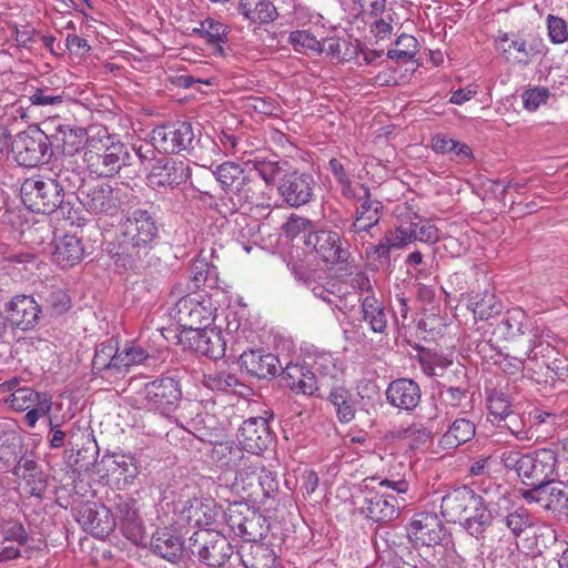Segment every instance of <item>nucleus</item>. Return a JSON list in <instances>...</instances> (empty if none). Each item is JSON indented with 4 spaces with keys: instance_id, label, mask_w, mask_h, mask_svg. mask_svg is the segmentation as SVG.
I'll return each mask as SVG.
<instances>
[{
    "instance_id": "09e8293b",
    "label": "nucleus",
    "mask_w": 568,
    "mask_h": 568,
    "mask_svg": "<svg viewBox=\"0 0 568 568\" xmlns=\"http://www.w3.org/2000/svg\"><path fill=\"white\" fill-rule=\"evenodd\" d=\"M486 402L489 416L493 417L490 422L495 425H501L503 418L507 417L513 410L509 396L501 390H490L487 395Z\"/></svg>"
},
{
    "instance_id": "680f3d73",
    "label": "nucleus",
    "mask_w": 568,
    "mask_h": 568,
    "mask_svg": "<svg viewBox=\"0 0 568 568\" xmlns=\"http://www.w3.org/2000/svg\"><path fill=\"white\" fill-rule=\"evenodd\" d=\"M504 523L515 537L520 536L527 528L532 527L534 517L525 508H518L504 518Z\"/></svg>"
},
{
    "instance_id": "f03ea898",
    "label": "nucleus",
    "mask_w": 568,
    "mask_h": 568,
    "mask_svg": "<svg viewBox=\"0 0 568 568\" xmlns=\"http://www.w3.org/2000/svg\"><path fill=\"white\" fill-rule=\"evenodd\" d=\"M409 484L405 478L366 477L357 486V500L362 498L361 513L374 521L392 520L406 503Z\"/></svg>"
},
{
    "instance_id": "c9c22d12",
    "label": "nucleus",
    "mask_w": 568,
    "mask_h": 568,
    "mask_svg": "<svg viewBox=\"0 0 568 568\" xmlns=\"http://www.w3.org/2000/svg\"><path fill=\"white\" fill-rule=\"evenodd\" d=\"M460 524L473 537L479 538L484 535L491 524V514L481 496L476 494V505L468 507Z\"/></svg>"
},
{
    "instance_id": "5fc2aeb1",
    "label": "nucleus",
    "mask_w": 568,
    "mask_h": 568,
    "mask_svg": "<svg viewBox=\"0 0 568 568\" xmlns=\"http://www.w3.org/2000/svg\"><path fill=\"white\" fill-rule=\"evenodd\" d=\"M331 400L336 407L341 423H349L355 417L354 400L351 394L343 387H336L331 392Z\"/></svg>"
},
{
    "instance_id": "49530a36",
    "label": "nucleus",
    "mask_w": 568,
    "mask_h": 568,
    "mask_svg": "<svg viewBox=\"0 0 568 568\" xmlns=\"http://www.w3.org/2000/svg\"><path fill=\"white\" fill-rule=\"evenodd\" d=\"M496 427L503 430H507L514 438L519 442H528L534 438V433L530 430V426L527 418V413L517 414L514 410L501 420V425Z\"/></svg>"
},
{
    "instance_id": "aec40b11",
    "label": "nucleus",
    "mask_w": 568,
    "mask_h": 568,
    "mask_svg": "<svg viewBox=\"0 0 568 568\" xmlns=\"http://www.w3.org/2000/svg\"><path fill=\"white\" fill-rule=\"evenodd\" d=\"M315 185L311 174L293 171L280 179L277 191L288 206L300 207L313 200Z\"/></svg>"
},
{
    "instance_id": "c03bdc74",
    "label": "nucleus",
    "mask_w": 568,
    "mask_h": 568,
    "mask_svg": "<svg viewBox=\"0 0 568 568\" xmlns=\"http://www.w3.org/2000/svg\"><path fill=\"white\" fill-rule=\"evenodd\" d=\"M328 164L342 196L351 202H355V190L353 189V182L349 176L353 165L352 161L346 158H333L329 160Z\"/></svg>"
},
{
    "instance_id": "dca6fc26",
    "label": "nucleus",
    "mask_w": 568,
    "mask_h": 568,
    "mask_svg": "<svg viewBox=\"0 0 568 568\" xmlns=\"http://www.w3.org/2000/svg\"><path fill=\"white\" fill-rule=\"evenodd\" d=\"M438 240L437 226L430 220L413 214L399 221L395 232L390 234L389 242L390 245L399 248L415 241L434 244Z\"/></svg>"
},
{
    "instance_id": "c85d7f7f",
    "label": "nucleus",
    "mask_w": 568,
    "mask_h": 568,
    "mask_svg": "<svg viewBox=\"0 0 568 568\" xmlns=\"http://www.w3.org/2000/svg\"><path fill=\"white\" fill-rule=\"evenodd\" d=\"M476 505V493L466 487H458L442 498V515L453 523H462L468 507Z\"/></svg>"
},
{
    "instance_id": "a19ab883",
    "label": "nucleus",
    "mask_w": 568,
    "mask_h": 568,
    "mask_svg": "<svg viewBox=\"0 0 568 568\" xmlns=\"http://www.w3.org/2000/svg\"><path fill=\"white\" fill-rule=\"evenodd\" d=\"M241 561L245 568H273L276 556L265 544L252 541L240 550Z\"/></svg>"
},
{
    "instance_id": "4c0bfd02",
    "label": "nucleus",
    "mask_w": 568,
    "mask_h": 568,
    "mask_svg": "<svg viewBox=\"0 0 568 568\" xmlns=\"http://www.w3.org/2000/svg\"><path fill=\"white\" fill-rule=\"evenodd\" d=\"M115 356L118 347L111 341L98 345L92 359V373L106 379L118 377L119 363H115Z\"/></svg>"
},
{
    "instance_id": "7ed1b4c3",
    "label": "nucleus",
    "mask_w": 568,
    "mask_h": 568,
    "mask_svg": "<svg viewBox=\"0 0 568 568\" xmlns=\"http://www.w3.org/2000/svg\"><path fill=\"white\" fill-rule=\"evenodd\" d=\"M134 156L129 148L121 142H114L110 136L105 140L91 138L87 140L83 162L88 170L101 178H112L116 174L123 178L136 175L133 164Z\"/></svg>"
},
{
    "instance_id": "9b49d317",
    "label": "nucleus",
    "mask_w": 568,
    "mask_h": 568,
    "mask_svg": "<svg viewBox=\"0 0 568 568\" xmlns=\"http://www.w3.org/2000/svg\"><path fill=\"white\" fill-rule=\"evenodd\" d=\"M304 244L327 264L344 263L351 256L349 244L332 230H317L305 235Z\"/></svg>"
},
{
    "instance_id": "423d86ee",
    "label": "nucleus",
    "mask_w": 568,
    "mask_h": 568,
    "mask_svg": "<svg viewBox=\"0 0 568 568\" xmlns=\"http://www.w3.org/2000/svg\"><path fill=\"white\" fill-rule=\"evenodd\" d=\"M495 45L506 61L519 67H527L546 53L542 39L520 32H500Z\"/></svg>"
},
{
    "instance_id": "338daca9",
    "label": "nucleus",
    "mask_w": 568,
    "mask_h": 568,
    "mask_svg": "<svg viewBox=\"0 0 568 568\" xmlns=\"http://www.w3.org/2000/svg\"><path fill=\"white\" fill-rule=\"evenodd\" d=\"M290 42L293 44L296 51H312L320 53L322 52L321 42L315 38L314 34L306 30H296L291 32Z\"/></svg>"
},
{
    "instance_id": "f8f14e48",
    "label": "nucleus",
    "mask_w": 568,
    "mask_h": 568,
    "mask_svg": "<svg viewBox=\"0 0 568 568\" xmlns=\"http://www.w3.org/2000/svg\"><path fill=\"white\" fill-rule=\"evenodd\" d=\"M271 192L272 187L263 184L260 180L255 179L250 173L234 196L221 200L219 212L224 215L233 214L237 212L244 204L268 209L272 205L270 195Z\"/></svg>"
},
{
    "instance_id": "2eb2a0df",
    "label": "nucleus",
    "mask_w": 568,
    "mask_h": 568,
    "mask_svg": "<svg viewBox=\"0 0 568 568\" xmlns=\"http://www.w3.org/2000/svg\"><path fill=\"white\" fill-rule=\"evenodd\" d=\"M150 139L159 152L176 154L187 150L194 140V132L191 123L175 121L154 128Z\"/></svg>"
},
{
    "instance_id": "e2e57ef3",
    "label": "nucleus",
    "mask_w": 568,
    "mask_h": 568,
    "mask_svg": "<svg viewBox=\"0 0 568 568\" xmlns=\"http://www.w3.org/2000/svg\"><path fill=\"white\" fill-rule=\"evenodd\" d=\"M189 281L195 291L212 280L214 282L215 270L205 260L195 261L190 270Z\"/></svg>"
},
{
    "instance_id": "4468645a",
    "label": "nucleus",
    "mask_w": 568,
    "mask_h": 568,
    "mask_svg": "<svg viewBox=\"0 0 568 568\" xmlns=\"http://www.w3.org/2000/svg\"><path fill=\"white\" fill-rule=\"evenodd\" d=\"M174 318L184 331L197 333L212 323L211 302L194 295L182 296L175 303Z\"/></svg>"
},
{
    "instance_id": "bf43d9fd",
    "label": "nucleus",
    "mask_w": 568,
    "mask_h": 568,
    "mask_svg": "<svg viewBox=\"0 0 568 568\" xmlns=\"http://www.w3.org/2000/svg\"><path fill=\"white\" fill-rule=\"evenodd\" d=\"M205 385L216 392H234L241 383L234 373L226 371L204 375Z\"/></svg>"
},
{
    "instance_id": "b1692460",
    "label": "nucleus",
    "mask_w": 568,
    "mask_h": 568,
    "mask_svg": "<svg viewBox=\"0 0 568 568\" xmlns=\"http://www.w3.org/2000/svg\"><path fill=\"white\" fill-rule=\"evenodd\" d=\"M78 521L92 535L104 538L115 526V518L104 505L85 504L80 507Z\"/></svg>"
},
{
    "instance_id": "c756f323",
    "label": "nucleus",
    "mask_w": 568,
    "mask_h": 568,
    "mask_svg": "<svg viewBox=\"0 0 568 568\" xmlns=\"http://www.w3.org/2000/svg\"><path fill=\"white\" fill-rule=\"evenodd\" d=\"M280 369L284 385L294 393L310 396L317 390V377H315V373L307 367L300 364L286 363L285 367L282 366Z\"/></svg>"
},
{
    "instance_id": "3c124183",
    "label": "nucleus",
    "mask_w": 568,
    "mask_h": 568,
    "mask_svg": "<svg viewBox=\"0 0 568 568\" xmlns=\"http://www.w3.org/2000/svg\"><path fill=\"white\" fill-rule=\"evenodd\" d=\"M280 490V483L274 471L263 467L261 474L256 478L253 493L256 494L258 503L265 504L268 499H275Z\"/></svg>"
},
{
    "instance_id": "8fccbe9b",
    "label": "nucleus",
    "mask_w": 568,
    "mask_h": 568,
    "mask_svg": "<svg viewBox=\"0 0 568 568\" xmlns=\"http://www.w3.org/2000/svg\"><path fill=\"white\" fill-rule=\"evenodd\" d=\"M327 303L337 308L348 320V324H353L355 294L349 292L347 287L339 284L335 292H327Z\"/></svg>"
},
{
    "instance_id": "a211bd4d",
    "label": "nucleus",
    "mask_w": 568,
    "mask_h": 568,
    "mask_svg": "<svg viewBox=\"0 0 568 568\" xmlns=\"http://www.w3.org/2000/svg\"><path fill=\"white\" fill-rule=\"evenodd\" d=\"M190 175L191 171L185 162L160 156L146 174V184L153 190L174 189L185 183Z\"/></svg>"
},
{
    "instance_id": "5701e85b",
    "label": "nucleus",
    "mask_w": 568,
    "mask_h": 568,
    "mask_svg": "<svg viewBox=\"0 0 568 568\" xmlns=\"http://www.w3.org/2000/svg\"><path fill=\"white\" fill-rule=\"evenodd\" d=\"M237 439L245 450L253 455L267 449L273 440L268 423L264 417L245 419L237 430Z\"/></svg>"
},
{
    "instance_id": "4d7b16f0",
    "label": "nucleus",
    "mask_w": 568,
    "mask_h": 568,
    "mask_svg": "<svg viewBox=\"0 0 568 568\" xmlns=\"http://www.w3.org/2000/svg\"><path fill=\"white\" fill-rule=\"evenodd\" d=\"M395 48L388 50L387 57L396 62H408L410 61L418 51V42L415 37L409 34H400L396 42Z\"/></svg>"
},
{
    "instance_id": "e433bc0d",
    "label": "nucleus",
    "mask_w": 568,
    "mask_h": 568,
    "mask_svg": "<svg viewBox=\"0 0 568 568\" xmlns=\"http://www.w3.org/2000/svg\"><path fill=\"white\" fill-rule=\"evenodd\" d=\"M193 33L214 47L217 54H225L223 44L229 41L230 28L223 22L206 18L200 22L199 27L193 29Z\"/></svg>"
},
{
    "instance_id": "4be33fe9",
    "label": "nucleus",
    "mask_w": 568,
    "mask_h": 568,
    "mask_svg": "<svg viewBox=\"0 0 568 568\" xmlns=\"http://www.w3.org/2000/svg\"><path fill=\"white\" fill-rule=\"evenodd\" d=\"M407 532L415 544L432 547L443 541L446 529L436 514L419 513L413 517Z\"/></svg>"
},
{
    "instance_id": "6e6d98bb",
    "label": "nucleus",
    "mask_w": 568,
    "mask_h": 568,
    "mask_svg": "<svg viewBox=\"0 0 568 568\" xmlns=\"http://www.w3.org/2000/svg\"><path fill=\"white\" fill-rule=\"evenodd\" d=\"M43 396L50 395L47 393L36 392L30 387H23L13 394H10L9 397L4 399V402L12 409L17 412H24L29 407L37 405L38 402L42 400Z\"/></svg>"
},
{
    "instance_id": "0e129e2a",
    "label": "nucleus",
    "mask_w": 568,
    "mask_h": 568,
    "mask_svg": "<svg viewBox=\"0 0 568 568\" xmlns=\"http://www.w3.org/2000/svg\"><path fill=\"white\" fill-rule=\"evenodd\" d=\"M311 371L315 373L317 381L323 378H335L338 373L335 358L329 353H321L316 355Z\"/></svg>"
},
{
    "instance_id": "ea45409f",
    "label": "nucleus",
    "mask_w": 568,
    "mask_h": 568,
    "mask_svg": "<svg viewBox=\"0 0 568 568\" xmlns=\"http://www.w3.org/2000/svg\"><path fill=\"white\" fill-rule=\"evenodd\" d=\"M212 173L229 197L236 194L242 183L250 175L241 165L234 162H224L217 165Z\"/></svg>"
},
{
    "instance_id": "f257e3e1",
    "label": "nucleus",
    "mask_w": 568,
    "mask_h": 568,
    "mask_svg": "<svg viewBox=\"0 0 568 568\" xmlns=\"http://www.w3.org/2000/svg\"><path fill=\"white\" fill-rule=\"evenodd\" d=\"M159 239L156 221L149 211L136 209L120 224L118 242L112 251L115 264L133 270L150 253Z\"/></svg>"
},
{
    "instance_id": "864d4df0",
    "label": "nucleus",
    "mask_w": 568,
    "mask_h": 568,
    "mask_svg": "<svg viewBox=\"0 0 568 568\" xmlns=\"http://www.w3.org/2000/svg\"><path fill=\"white\" fill-rule=\"evenodd\" d=\"M527 418L530 430L535 434L540 428L545 432H551L557 425L564 423V416L557 413L548 412L539 407H534L527 412Z\"/></svg>"
},
{
    "instance_id": "39448f33",
    "label": "nucleus",
    "mask_w": 568,
    "mask_h": 568,
    "mask_svg": "<svg viewBox=\"0 0 568 568\" xmlns=\"http://www.w3.org/2000/svg\"><path fill=\"white\" fill-rule=\"evenodd\" d=\"M51 122L43 123L44 129L34 128L20 132L12 144L16 161L27 168H33L50 162L53 155L50 139Z\"/></svg>"
},
{
    "instance_id": "bb28decb",
    "label": "nucleus",
    "mask_w": 568,
    "mask_h": 568,
    "mask_svg": "<svg viewBox=\"0 0 568 568\" xmlns=\"http://www.w3.org/2000/svg\"><path fill=\"white\" fill-rule=\"evenodd\" d=\"M149 548L152 554L176 564L183 558L184 541L175 530L163 527L152 534Z\"/></svg>"
},
{
    "instance_id": "58836bf2",
    "label": "nucleus",
    "mask_w": 568,
    "mask_h": 568,
    "mask_svg": "<svg viewBox=\"0 0 568 568\" xmlns=\"http://www.w3.org/2000/svg\"><path fill=\"white\" fill-rule=\"evenodd\" d=\"M363 196L361 205L357 206V234L369 233L381 220L383 204L379 201H373L369 197L368 189L361 186Z\"/></svg>"
},
{
    "instance_id": "a18cd8bd",
    "label": "nucleus",
    "mask_w": 568,
    "mask_h": 568,
    "mask_svg": "<svg viewBox=\"0 0 568 568\" xmlns=\"http://www.w3.org/2000/svg\"><path fill=\"white\" fill-rule=\"evenodd\" d=\"M245 448L231 443H221L214 448V456L223 465L230 469L236 470L243 466L253 454H245Z\"/></svg>"
},
{
    "instance_id": "774afa93",
    "label": "nucleus",
    "mask_w": 568,
    "mask_h": 568,
    "mask_svg": "<svg viewBox=\"0 0 568 568\" xmlns=\"http://www.w3.org/2000/svg\"><path fill=\"white\" fill-rule=\"evenodd\" d=\"M550 97V91L545 87H534L525 90L521 94L524 108L530 112L536 111L545 104Z\"/></svg>"
},
{
    "instance_id": "ddd939ff",
    "label": "nucleus",
    "mask_w": 568,
    "mask_h": 568,
    "mask_svg": "<svg viewBox=\"0 0 568 568\" xmlns=\"http://www.w3.org/2000/svg\"><path fill=\"white\" fill-rule=\"evenodd\" d=\"M521 464L519 478L526 486L536 488L542 484L554 481L557 454L550 448L538 449L525 454V459Z\"/></svg>"
},
{
    "instance_id": "cd10ccee",
    "label": "nucleus",
    "mask_w": 568,
    "mask_h": 568,
    "mask_svg": "<svg viewBox=\"0 0 568 568\" xmlns=\"http://www.w3.org/2000/svg\"><path fill=\"white\" fill-rule=\"evenodd\" d=\"M385 394L390 406L405 412L415 409L422 397L419 385L410 378H397L390 382Z\"/></svg>"
},
{
    "instance_id": "473e14b6",
    "label": "nucleus",
    "mask_w": 568,
    "mask_h": 568,
    "mask_svg": "<svg viewBox=\"0 0 568 568\" xmlns=\"http://www.w3.org/2000/svg\"><path fill=\"white\" fill-rule=\"evenodd\" d=\"M263 464L258 455H253L243 466L235 470L232 489L237 494L242 493L252 500H257L256 494L253 493L256 478L263 469Z\"/></svg>"
},
{
    "instance_id": "79ce46f5",
    "label": "nucleus",
    "mask_w": 568,
    "mask_h": 568,
    "mask_svg": "<svg viewBox=\"0 0 568 568\" xmlns=\"http://www.w3.org/2000/svg\"><path fill=\"white\" fill-rule=\"evenodd\" d=\"M52 148L61 150L64 155H73L83 144V133L80 134L74 131L70 125L58 124L54 126V132L50 133Z\"/></svg>"
},
{
    "instance_id": "2f4dec72",
    "label": "nucleus",
    "mask_w": 568,
    "mask_h": 568,
    "mask_svg": "<svg viewBox=\"0 0 568 568\" xmlns=\"http://www.w3.org/2000/svg\"><path fill=\"white\" fill-rule=\"evenodd\" d=\"M476 435V425L466 417L453 420L438 439V447L443 450H455L470 442Z\"/></svg>"
},
{
    "instance_id": "6e6552de",
    "label": "nucleus",
    "mask_w": 568,
    "mask_h": 568,
    "mask_svg": "<svg viewBox=\"0 0 568 568\" xmlns=\"http://www.w3.org/2000/svg\"><path fill=\"white\" fill-rule=\"evenodd\" d=\"M140 396L145 408L166 416L178 407L182 390L178 379L162 376L146 383L141 389Z\"/></svg>"
},
{
    "instance_id": "72a5a7b5",
    "label": "nucleus",
    "mask_w": 568,
    "mask_h": 568,
    "mask_svg": "<svg viewBox=\"0 0 568 568\" xmlns=\"http://www.w3.org/2000/svg\"><path fill=\"white\" fill-rule=\"evenodd\" d=\"M237 11L245 20L256 24L273 22L278 16L271 0H240Z\"/></svg>"
},
{
    "instance_id": "393cba45",
    "label": "nucleus",
    "mask_w": 568,
    "mask_h": 568,
    "mask_svg": "<svg viewBox=\"0 0 568 568\" xmlns=\"http://www.w3.org/2000/svg\"><path fill=\"white\" fill-rule=\"evenodd\" d=\"M239 362L242 369L260 379L274 378L282 368L278 357L263 349H248L240 356Z\"/></svg>"
},
{
    "instance_id": "7c9ffc66",
    "label": "nucleus",
    "mask_w": 568,
    "mask_h": 568,
    "mask_svg": "<svg viewBox=\"0 0 568 568\" xmlns=\"http://www.w3.org/2000/svg\"><path fill=\"white\" fill-rule=\"evenodd\" d=\"M52 245V261L61 268L77 265L84 256L82 241L75 235L64 234L55 237Z\"/></svg>"
},
{
    "instance_id": "f3484780",
    "label": "nucleus",
    "mask_w": 568,
    "mask_h": 568,
    "mask_svg": "<svg viewBox=\"0 0 568 568\" xmlns=\"http://www.w3.org/2000/svg\"><path fill=\"white\" fill-rule=\"evenodd\" d=\"M4 313L12 329L29 332L40 323L42 307L32 295L17 294L4 304Z\"/></svg>"
},
{
    "instance_id": "69168bd1",
    "label": "nucleus",
    "mask_w": 568,
    "mask_h": 568,
    "mask_svg": "<svg viewBox=\"0 0 568 568\" xmlns=\"http://www.w3.org/2000/svg\"><path fill=\"white\" fill-rule=\"evenodd\" d=\"M120 529L126 539L135 545L146 546V534L142 518L138 514L135 517L123 521Z\"/></svg>"
},
{
    "instance_id": "9d476101",
    "label": "nucleus",
    "mask_w": 568,
    "mask_h": 568,
    "mask_svg": "<svg viewBox=\"0 0 568 568\" xmlns=\"http://www.w3.org/2000/svg\"><path fill=\"white\" fill-rule=\"evenodd\" d=\"M121 190L109 184L84 186L78 196L87 212L97 216H115L122 206Z\"/></svg>"
},
{
    "instance_id": "37998d69",
    "label": "nucleus",
    "mask_w": 568,
    "mask_h": 568,
    "mask_svg": "<svg viewBox=\"0 0 568 568\" xmlns=\"http://www.w3.org/2000/svg\"><path fill=\"white\" fill-rule=\"evenodd\" d=\"M468 308L473 312L476 320L486 321L499 314L503 305L495 294L485 291L469 296Z\"/></svg>"
},
{
    "instance_id": "a878e982",
    "label": "nucleus",
    "mask_w": 568,
    "mask_h": 568,
    "mask_svg": "<svg viewBox=\"0 0 568 568\" xmlns=\"http://www.w3.org/2000/svg\"><path fill=\"white\" fill-rule=\"evenodd\" d=\"M560 486L561 483L549 481V484L523 490L521 496L528 503L540 504L546 510L562 513L568 510V496Z\"/></svg>"
},
{
    "instance_id": "412c9836",
    "label": "nucleus",
    "mask_w": 568,
    "mask_h": 568,
    "mask_svg": "<svg viewBox=\"0 0 568 568\" xmlns=\"http://www.w3.org/2000/svg\"><path fill=\"white\" fill-rule=\"evenodd\" d=\"M366 294L362 300V322L374 333H383L387 326V315L383 301L378 300L371 281L363 274H357V293Z\"/></svg>"
},
{
    "instance_id": "052dcab7",
    "label": "nucleus",
    "mask_w": 568,
    "mask_h": 568,
    "mask_svg": "<svg viewBox=\"0 0 568 568\" xmlns=\"http://www.w3.org/2000/svg\"><path fill=\"white\" fill-rule=\"evenodd\" d=\"M45 307L54 316H60L71 308V298L69 294L59 287H52L44 297Z\"/></svg>"
},
{
    "instance_id": "f704fd0d",
    "label": "nucleus",
    "mask_w": 568,
    "mask_h": 568,
    "mask_svg": "<svg viewBox=\"0 0 568 568\" xmlns=\"http://www.w3.org/2000/svg\"><path fill=\"white\" fill-rule=\"evenodd\" d=\"M193 345L197 353L211 359L223 357L226 348L222 332L207 327L195 333Z\"/></svg>"
},
{
    "instance_id": "20e7f679",
    "label": "nucleus",
    "mask_w": 568,
    "mask_h": 568,
    "mask_svg": "<svg viewBox=\"0 0 568 568\" xmlns=\"http://www.w3.org/2000/svg\"><path fill=\"white\" fill-rule=\"evenodd\" d=\"M63 197L64 189L58 179L37 175L26 179L21 185L22 202L30 211L49 214L60 210L74 224L80 220L78 212H72L70 201Z\"/></svg>"
},
{
    "instance_id": "6ab92c4d",
    "label": "nucleus",
    "mask_w": 568,
    "mask_h": 568,
    "mask_svg": "<svg viewBox=\"0 0 568 568\" xmlns=\"http://www.w3.org/2000/svg\"><path fill=\"white\" fill-rule=\"evenodd\" d=\"M175 514L178 524L194 527L212 526L219 517H223V510L214 500L199 498L179 501Z\"/></svg>"
},
{
    "instance_id": "603ef678",
    "label": "nucleus",
    "mask_w": 568,
    "mask_h": 568,
    "mask_svg": "<svg viewBox=\"0 0 568 568\" xmlns=\"http://www.w3.org/2000/svg\"><path fill=\"white\" fill-rule=\"evenodd\" d=\"M149 357L148 351L140 345L130 344L123 349L118 348V356H115V362L119 363L118 374H125L131 366L142 364Z\"/></svg>"
},
{
    "instance_id": "1a4fd4ad",
    "label": "nucleus",
    "mask_w": 568,
    "mask_h": 568,
    "mask_svg": "<svg viewBox=\"0 0 568 568\" xmlns=\"http://www.w3.org/2000/svg\"><path fill=\"white\" fill-rule=\"evenodd\" d=\"M223 518L234 532L246 542L257 541L265 535V518L247 504L235 503L223 511Z\"/></svg>"
},
{
    "instance_id": "13d9d810",
    "label": "nucleus",
    "mask_w": 568,
    "mask_h": 568,
    "mask_svg": "<svg viewBox=\"0 0 568 568\" xmlns=\"http://www.w3.org/2000/svg\"><path fill=\"white\" fill-rule=\"evenodd\" d=\"M528 322L527 314L521 308L516 307L507 311L500 324L509 337H516L526 333Z\"/></svg>"
},
{
    "instance_id": "0eeeda50",
    "label": "nucleus",
    "mask_w": 568,
    "mask_h": 568,
    "mask_svg": "<svg viewBox=\"0 0 568 568\" xmlns=\"http://www.w3.org/2000/svg\"><path fill=\"white\" fill-rule=\"evenodd\" d=\"M189 549L207 568L222 566L231 557L232 547L227 538L215 529H201L189 538Z\"/></svg>"
},
{
    "instance_id": "de8ad7c7",
    "label": "nucleus",
    "mask_w": 568,
    "mask_h": 568,
    "mask_svg": "<svg viewBox=\"0 0 568 568\" xmlns=\"http://www.w3.org/2000/svg\"><path fill=\"white\" fill-rule=\"evenodd\" d=\"M65 91L62 88H51L45 84L33 88L28 99L33 106H55L62 104Z\"/></svg>"
}]
</instances>
